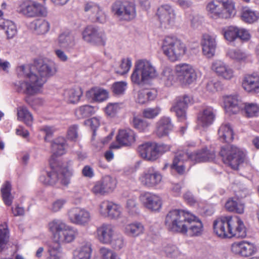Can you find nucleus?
<instances>
[{
    "label": "nucleus",
    "instance_id": "nucleus-55",
    "mask_svg": "<svg viewBox=\"0 0 259 259\" xmlns=\"http://www.w3.org/2000/svg\"><path fill=\"white\" fill-rule=\"evenodd\" d=\"M132 66V60L130 58H123L121 60L119 67L116 72L117 73L123 75L127 73Z\"/></svg>",
    "mask_w": 259,
    "mask_h": 259
},
{
    "label": "nucleus",
    "instance_id": "nucleus-9",
    "mask_svg": "<svg viewBox=\"0 0 259 259\" xmlns=\"http://www.w3.org/2000/svg\"><path fill=\"white\" fill-rule=\"evenodd\" d=\"M220 154L224 162L234 169H238L239 165L244 161L245 156L243 149L234 145L227 148H223Z\"/></svg>",
    "mask_w": 259,
    "mask_h": 259
},
{
    "label": "nucleus",
    "instance_id": "nucleus-1",
    "mask_svg": "<svg viewBox=\"0 0 259 259\" xmlns=\"http://www.w3.org/2000/svg\"><path fill=\"white\" fill-rule=\"evenodd\" d=\"M18 72L24 80L16 84L17 91L32 96L40 92L48 79L56 73L57 68L53 61L38 59L34 61L33 65L19 66Z\"/></svg>",
    "mask_w": 259,
    "mask_h": 259
},
{
    "label": "nucleus",
    "instance_id": "nucleus-59",
    "mask_svg": "<svg viewBox=\"0 0 259 259\" xmlns=\"http://www.w3.org/2000/svg\"><path fill=\"white\" fill-rule=\"evenodd\" d=\"M113 202L108 200L102 201L99 205V212L100 214L104 218H107L109 212L111 210V207Z\"/></svg>",
    "mask_w": 259,
    "mask_h": 259
},
{
    "label": "nucleus",
    "instance_id": "nucleus-15",
    "mask_svg": "<svg viewBox=\"0 0 259 259\" xmlns=\"http://www.w3.org/2000/svg\"><path fill=\"white\" fill-rule=\"evenodd\" d=\"M42 6L31 0L23 2L18 8V12L27 18L38 17L42 14Z\"/></svg>",
    "mask_w": 259,
    "mask_h": 259
},
{
    "label": "nucleus",
    "instance_id": "nucleus-64",
    "mask_svg": "<svg viewBox=\"0 0 259 259\" xmlns=\"http://www.w3.org/2000/svg\"><path fill=\"white\" fill-rule=\"evenodd\" d=\"M66 202V199L64 198L56 199L52 202L49 207V209L54 212H58L63 207Z\"/></svg>",
    "mask_w": 259,
    "mask_h": 259
},
{
    "label": "nucleus",
    "instance_id": "nucleus-60",
    "mask_svg": "<svg viewBox=\"0 0 259 259\" xmlns=\"http://www.w3.org/2000/svg\"><path fill=\"white\" fill-rule=\"evenodd\" d=\"M115 250H120L125 246V242L123 236L120 235H114L109 244Z\"/></svg>",
    "mask_w": 259,
    "mask_h": 259
},
{
    "label": "nucleus",
    "instance_id": "nucleus-57",
    "mask_svg": "<svg viewBox=\"0 0 259 259\" xmlns=\"http://www.w3.org/2000/svg\"><path fill=\"white\" fill-rule=\"evenodd\" d=\"M99 252L102 259H119L115 251L106 247H101Z\"/></svg>",
    "mask_w": 259,
    "mask_h": 259
},
{
    "label": "nucleus",
    "instance_id": "nucleus-56",
    "mask_svg": "<svg viewBox=\"0 0 259 259\" xmlns=\"http://www.w3.org/2000/svg\"><path fill=\"white\" fill-rule=\"evenodd\" d=\"M161 112V108L158 106L153 108H147L143 110V116L147 119H154L157 117Z\"/></svg>",
    "mask_w": 259,
    "mask_h": 259
},
{
    "label": "nucleus",
    "instance_id": "nucleus-38",
    "mask_svg": "<svg viewBox=\"0 0 259 259\" xmlns=\"http://www.w3.org/2000/svg\"><path fill=\"white\" fill-rule=\"evenodd\" d=\"M92 249L91 244L85 243L73 252V259H91Z\"/></svg>",
    "mask_w": 259,
    "mask_h": 259
},
{
    "label": "nucleus",
    "instance_id": "nucleus-18",
    "mask_svg": "<svg viewBox=\"0 0 259 259\" xmlns=\"http://www.w3.org/2000/svg\"><path fill=\"white\" fill-rule=\"evenodd\" d=\"M115 234L114 227L111 224L104 223L97 228V239L103 244H110Z\"/></svg>",
    "mask_w": 259,
    "mask_h": 259
},
{
    "label": "nucleus",
    "instance_id": "nucleus-29",
    "mask_svg": "<svg viewBox=\"0 0 259 259\" xmlns=\"http://www.w3.org/2000/svg\"><path fill=\"white\" fill-rule=\"evenodd\" d=\"M214 118L215 114L213 109L210 107L206 108L198 115V126L203 128L207 127L212 123Z\"/></svg>",
    "mask_w": 259,
    "mask_h": 259
},
{
    "label": "nucleus",
    "instance_id": "nucleus-32",
    "mask_svg": "<svg viewBox=\"0 0 259 259\" xmlns=\"http://www.w3.org/2000/svg\"><path fill=\"white\" fill-rule=\"evenodd\" d=\"M215 157L213 151H209L205 149L198 150L190 154V159L195 162L210 161Z\"/></svg>",
    "mask_w": 259,
    "mask_h": 259
},
{
    "label": "nucleus",
    "instance_id": "nucleus-22",
    "mask_svg": "<svg viewBox=\"0 0 259 259\" xmlns=\"http://www.w3.org/2000/svg\"><path fill=\"white\" fill-rule=\"evenodd\" d=\"M217 35L214 34L204 33L202 36L201 44L203 53L207 57H212L217 46Z\"/></svg>",
    "mask_w": 259,
    "mask_h": 259
},
{
    "label": "nucleus",
    "instance_id": "nucleus-48",
    "mask_svg": "<svg viewBox=\"0 0 259 259\" xmlns=\"http://www.w3.org/2000/svg\"><path fill=\"white\" fill-rule=\"evenodd\" d=\"M247 117L257 116L259 114V105L254 103H245L241 109Z\"/></svg>",
    "mask_w": 259,
    "mask_h": 259
},
{
    "label": "nucleus",
    "instance_id": "nucleus-4",
    "mask_svg": "<svg viewBox=\"0 0 259 259\" xmlns=\"http://www.w3.org/2000/svg\"><path fill=\"white\" fill-rule=\"evenodd\" d=\"M52 160V159L50 160L49 169L41 172L39 181L45 185L50 186H54L59 181L62 185L67 186L73 175L72 169L66 167H56Z\"/></svg>",
    "mask_w": 259,
    "mask_h": 259
},
{
    "label": "nucleus",
    "instance_id": "nucleus-42",
    "mask_svg": "<svg viewBox=\"0 0 259 259\" xmlns=\"http://www.w3.org/2000/svg\"><path fill=\"white\" fill-rule=\"evenodd\" d=\"M156 96V92L154 90L148 89H142L138 91L136 97V101L137 103L143 104L148 101L154 100Z\"/></svg>",
    "mask_w": 259,
    "mask_h": 259
},
{
    "label": "nucleus",
    "instance_id": "nucleus-10",
    "mask_svg": "<svg viewBox=\"0 0 259 259\" xmlns=\"http://www.w3.org/2000/svg\"><path fill=\"white\" fill-rule=\"evenodd\" d=\"M112 12L119 19L129 21L136 16L135 5L131 2L116 1L112 6Z\"/></svg>",
    "mask_w": 259,
    "mask_h": 259
},
{
    "label": "nucleus",
    "instance_id": "nucleus-16",
    "mask_svg": "<svg viewBox=\"0 0 259 259\" xmlns=\"http://www.w3.org/2000/svg\"><path fill=\"white\" fill-rule=\"evenodd\" d=\"M162 176L154 167L147 169L140 177L142 184L146 187L152 188L156 186L161 182Z\"/></svg>",
    "mask_w": 259,
    "mask_h": 259
},
{
    "label": "nucleus",
    "instance_id": "nucleus-53",
    "mask_svg": "<svg viewBox=\"0 0 259 259\" xmlns=\"http://www.w3.org/2000/svg\"><path fill=\"white\" fill-rule=\"evenodd\" d=\"M223 31L225 38L229 41H234L237 38L239 31L238 27L231 26L226 29H223Z\"/></svg>",
    "mask_w": 259,
    "mask_h": 259
},
{
    "label": "nucleus",
    "instance_id": "nucleus-31",
    "mask_svg": "<svg viewBox=\"0 0 259 259\" xmlns=\"http://www.w3.org/2000/svg\"><path fill=\"white\" fill-rule=\"evenodd\" d=\"M173 128L171 119L168 117L163 116L160 118L156 123V134L159 137L165 136Z\"/></svg>",
    "mask_w": 259,
    "mask_h": 259
},
{
    "label": "nucleus",
    "instance_id": "nucleus-58",
    "mask_svg": "<svg viewBox=\"0 0 259 259\" xmlns=\"http://www.w3.org/2000/svg\"><path fill=\"white\" fill-rule=\"evenodd\" d=\"M133 124L135 128L141 132L146 131L149 126V123L148 121L138 117L133 118Z\"/></svg>",
    "mask_w": 259,
    "mask_h": 259
},
{
    "label": "nucleus",
    "instance_id": "nucleus-23",
    "mask_svg": "<svg viewBox=\"0 0 259 259\" xmlns=\"http://www.w3.org/2000/svg\"><path fill=\"white\" fill-rule=\"evenodd\" d=\"M254 245L247 241L235 242L231 245V251L233 253L242 256H249L256 251Z\"/></svg>",
    "mask_w": 259,
    "mask_h": 259
},
{
    "label": "nucleus",
    "instance_id": "nucleus-25",
    "mask_svg": "<svg viewBox=\"0 0 259 259\" xmlns=\"http://www.w3.org/2000/svg\"><path fill=\"white\" fill-rule=\"evenodd\" d=\"M57 43L60 48L70 52L74 49L76 42L75 37L72 33L65 31L59 35Z\"/></svg>",
    "mask_w": 259,
    "mask_h": 259
},
{
    "label": "nucleus",
    "instance_id": "nucleus-62",
    "mask_svg": "<svg viewBox=\"0 0 259 259\" xmlns=\"http://www.w3.org/2000/svg\"><path fill=\"white\" fill-rule=\"evenodd\" d=\"M78 125L73 124L70 125L67 130L66 137L72 141H76L78 138Z\"/></svg>",
    "mask_w": 259,
    "mask_h": 259
},
{
    "label": "nucleus",
    "instance_id": "nucleus-51",
    "mask_svg": "<svg viewBox=\"0 0 259 259\" xmlns=\"http://www.w3.org/2000/svg\"><path fill=\"white\" fill-rule=\"evenodd\" d=\"M175 76L172 69L166 67L164 68L161 74V79L167 86L171 85L174 81Z\"/></svg>",
    "mask_w": 259,
    "mask_h": 259
},
{
    "label": "nucleus",
    "instance_id": "nucleus-45",
    "mask_svg": "<svg viewBox=\"0 0 259 259\" xmlns=\"http://www.w3.org/2000/svg\"><path fill=\"white\" fill-rule=\"evenodd\" d=\"M1 194L5 204L7 206L12 205L14 196L11 193V185L9 182H6L2 186Z\"/></svg>",
    "mask_w": 259,
    "mask_h": 259
},
{
    "label": "nucleus",
    "instance_id": "nucleus-12",
    "mask_svg": "<svg viewBox=\"0 0 259 259\" xmlns=\"http://www.w3.org/2000/svg\"><path fill=\"white\" fill-rule=\"evenodd\" d=\"M175 72L179 81L184 84H190L196 81L197 73L191 65L186 63L176 65Z\"/></svg>",
    "mask_w": 259,
    "mask_h": 259
},
{
    "label": "nucleus",
    "instance_id": "nucleus-27",
    "mask_svg": "<svg viewBox=\"0 0 259 259\" xmlns=\"http://www.w3.org/2000/svg\"><path fill=\"white\" fill-rule=\"evenodd\" d=\"M140 156L147 161H154L158 159L153 143H146L138 147Z\"/></svg>",
    "mask_w": 259,
    "mask_h": 259
},
{
    "label": "nucleus",
    "instance_id": "nucleus-26",
    "mask_svg": "<svg viewBox=\"0 0 259 259\" xmlns=\"http://www.w3.org/2000/svg\"><path fill=\"white\" fill-rule=\"evenodd\" d=\"M190 154L185 151H178L174 158L171 168L178 174L182 175L185 171V162L190 159Z\"/></svg>",
    "mask_w": 259,
    "mask_h": 259
},
{
    "label": "nucleus",
    "instance_id": "nucleus-36",
    "mask_svg": "<svg viewBox=\"0 0 259 259\" xmlns=\"http://www.w3.org/2000/svg\"><path fill=\"white\" fill-rule=\"evenodd\" d=\"M144 227L140 223L135 222L126 225L124 229V233L128 236L136 237L144 233Z\"/></svg>",
    "mask_w": 259,
    "mask_h": 259
},
{
    "label": "nucleus",
    "instance_id": "nucleus-54",
    "mask_svg": "<svg viewBox=\"0 0 259 259\" xmlns=\"http://www.w3.org/2000/svg\"><path fill=\"white\" fill-rule=\"evenodd\" d=\"M122 207L120 205L113 202L111 207V210L109 212L107 218L113 220L119 219L122 217Z\"/></svg>",
    "mask_w": 259,
    "mask_h": 259
},
{
    "label": "nucleus",
    "instance_id": "nucleus-20",
    "mask_svg": "<svg viewBox=\"0 0 259 259\" xmlns=\"http://www.w3.org/2000/svg\"><path fill=\"white\" fill-rule=\"evenodd\" d=\"M211 68L219 77L223 79L230 80L234 76L233 69L221 60H215L213 62Z\"/></svg>",
    "mask_w": 259,
    "mask_h": 259
},
{
    "label": "nucleus",
    "instance_id": "nucleus-43",
    "mask_svg": "<svg viewBox=\"0 0 259 259\" xmlns=\"http://www.w3.org/2000/svg\"><path fill=\"white\" fill-rule=\"evenodd\" d=\"M241 17L244 22L252 24L258 20L259 13L248 7H245L242 10Z\"/></svg>",
    "mask_w": 259,
    "mask_h": 259
},
{
    "label": "nucleus",
    "instance_id": "nucleus-8",
    "mask_svg": "<svg viewBox=\"0 0 259 259\" xmlns=\"http://www.w3.org/2000/svg\"><path fill=\"white\" fill-rule=\"evenodd\" d=\"M161 49L163 54L172 62L179 60L186 50L181 40L174 36H167L163 39Z\"/></svg>",
    "mask_w": 259,
    "mask_h": 259
},
{
    "label": "nucleus",
    "instance_id": "nucleus-7",
    "mask_svg": "<svg viewBox=\"0 0 259 259\" xmlns=\"http://www.w3.org/2000/svg\"><path fill=\"white\" fill-rule=\"evenodd\" d=\"M209 16L213 19H227L236 14L235 3L232 0L214 1L206 6Z\"/></svg>",
    "mask_w": 259,
    "mask_h": 259
},
{
    "label": "nucleus",
    "instance_id": "nucleus-14",
    "mask_svg": "<svg viewBox=\"0 0 259 259\" xmlns=\"http://www.w3.org/2000/svg\"><path fill=\"white\" fill-rule=\"evenodd\" d=\"M68 217L70 222L74 224L85 226L92 220L91 212L80 207H73L68 211Z\"/></svg>",
    "mask_w": 259,
    "mask_h": 259
},
{
    "label": "nucleus",
    "instance_id": "nucleus-28",
    "mask_svg": "<svg viewBox=\"0 0 259 259\" xmlns=\"http://www.w3.org/2000/svg\"><path fill=\"white\" fill-rule=\"evenodd\" d=\"M187 224V230L186 234L190 236H198L200 235L203 232V224L201 220L197 217L191 213Z\"/></svg>",
    "mask_w": 259,
    "mask_h": 259
},
{
    "label": "nucleus",
    "instance_id": "nucleus-21",
    "mask_svg": "<svg viewBox=\"0 0 259 259\" xmlns=\"http://www.w3.org/2000/svg\"><path fill=\"white\" fill-rule=\"evenodd\" d=\"M225 111L229 115L236 114L242 108L243 104L237 95H227L223 97Z\"/></svg>",
    "mask_w": 259,
    "mask_h": 259
},
{
    "label": "nucleus",
    "instance_id": "nucleus-17",
    "mask_svg": "<svg viewBox=\"0 0 259 259\" xmlns=\"http://www.w3.org/2000/svg\"><path fill=\"white\" fill-rule=\"evenodd\" d=\"M116 141L118 144H112L110 147L112 149H118L121 146H130L136 141L135 134L131 129L120 130L116 136Z\"/></svg>",
    "mask_w": 259,
    "mask_h": 259
},
{
    "label": "nucleus",
    "instance_id": "nucleus-44",
    "mask_svg": "<svg viewBox=\"0 0 259 259\" xmlns=\"http://www.w3.org/2000/svg\"><path fill=\"white\" fill-rule=\"evenodd\" d=\"M17 119L23 121L27 126H31L33 121L32 114L25 106L17 108Z\"/></svg>",
    "mask_w": 259,
    "mask_h": 259
},
{
    "label": "nucleus",
    "instance_id": "nucleus-5",
    "mask_svg": "<svg viewBox=\"0 0 259 259\" xmlns=\"http://www.w3.org/2000/svg\"><path fill=\"white\" fill-rule=\"evenodd\" d=\"M158 75L155 66L149 60L140 59L136 61L131 76L132 82L138 85H143Z\"/></svg>",
    "mask_w": 259,
    "mask_h": 259
},
{
    "label": "nucleus",
    "instance_id": "nucleus-11",
    "mask_svg": "<svg viewBox=\"0 0 259 259\" xmlns=\"http://www.w3.org/2000/svg\"><path fill=\"white\" fill-rule=\"evenodd\" d=\"M82 38L88 43L104 46L106 37L104 31L100 28L92 25L88 26L82 32Z\"/></svg>",
    "mask_w": 259,
    "mask_h": 259
},
{
    "label": "nucleus",
    "instance_id": "nucleus-19",
    "mask_svg": "<svg viewBox=\"0 0 259 259\" xmlns=\"http://www.w3.org/2000/svg\"><path fill=\"white\" fill-rule=\"evenodd\" d=\"M139 199L145 207L152 211H157L161 207V198L153 193H143L140 195Z\"/></svg>",
    "mask_w": 259,
    "mask_h": 259
},
{
    "label": "nucleus",
    "instance_id": "nucleus-2",
    "mask_svg": "<svg viewBox=\"0 0 259 259\" xmlns=\"http://www.w3.org/2000/svg\"><path fill=\"white\" fill-rule=\"evenodd\" d=\"M48 226L49 230L54 233L56 242L49 245L47 259H61L62 250L60 243L73 241L78 234V230L60 220H53L49 223Z\"/></svg>",
    "mask_w": 259,
    "mask_h": 259
},
{
    "label": "nucleus",
    "instance_id": "nucleus-24",
    "mask_svg": "<svg viewBox=\"0 0 259 259\" xmlns=\"http://www.w3.org/2000/svg\"><path fill=\"white\" fill-rule=\"evenodd\" d=\"M190 101V98L186 95L178 97L171 108V111L175 112L179 119L184 121L186 118V108L188 103Z\"/></svg>",
    "mask_w": 259,
    "mask_h": 259
},
{
    "label": "nucleus",
    "instance_id": "nucleus-13",
    "mask_svg": "<svg viewBox=\"0 0 259 259\" xmlns=\"http://www.w3.org/2000/svg\"><path fill=\"white\" fill-rule=\"evenodd\" d=\"M157 15L161 27L169 28L175 25L176 14L174 9L169 5H165L159 7Z\"/></svg>",
    "mask_w": 259,
    "mask_h": 259
},
{
    "label": "nucleus",
    "instance_id": "nucleus-37",
    "mask_svg": "<svg viewBox=\"0 0 259 259\" xmlns=\"http://www.w3.org/2000/svg\"><path fill=\"white\" fill-rule=\"evenodd\" d=\"M87 95L94 101L102 102L108 98L109 93L105 89L94 88L88 92Z\"/></svg>",
    "mask_w": 259,
    "mask_h": 259
},
{
    "label": "nucleus",
    "instance_id": "nucleus-61",
    "mask_svg": "<svg viewBox=\"0 0 259 259\" xmlns=\"http://www.w3.org/2000/svg\"><path fill=\"white\" fill-rule=\"evenodd\" d=\"M91 18L95 22L104 23L106 21V14L100 6Z\"/></svg>",
    "mask_w": 259,
    "mask_h": 259
},
{
    "label": "nucleus",
    "instance_id": "nucleus-35",
    "mask_svg": "<svg viewBox=\"0 0 259 259\" xmlns=\"http://www.w3.org/2000/svg\"><path fill=\"white\" fill-rule=\"evenodd\" d=\"M219 138L223 142L229 143L233 139V131L229 123L221 125L218 130Z\"/></svg>",
    "mask_w": 259,
    "mask_h": 259
},
{
    "label": "nucleus",
    "instance_id": "nucleus-34",
    "mask_svg": "<svg viewBox=\"0 0 259 259\" xmlns=\"http://www.w3.org/2000/svg\"><path fill=\"white\" fill-rule=\"evenodd\" d=\"M30 26L34 32L39 35L48 33L51 27L50 23L44 19H36L30 23Z\"/></svg>",
    "mask_w": 259,
    "mask_h": 259
},
{
    "label": "nucleus",
    "instance_id": "nucleus-63",
    "mask_svg": "<svg viewBox=\"0 0 259 259\" xmlns=\"http://www.w3.org/2000/svg\"><path fill=\"white\" fill-rule=\"evenodd\" d=\"M127 83L125 81H118L114 83L112 86V90L115 95L123 94L126 89Z\"/></svg>",
    "mask_w": 259,
    "mask_h": 259
},
{
    "label": "nucleus",
    "instance_id": "nucleus-33",
    "mask_svg": "<svg viewBox=\"0 0 259 259\" xmlns=\"http://www.w3.org/2000/svg\"><path fill=\"white\" fill-rule=\"evenodd\" d=\"M227 56L231 59L239 62H250L252 60L250 54L239 49H229Z\"/></svg>",
    "mask_w": 259,
    "mask_h": 259
},
{
    "label": "nucleus",
    "instance_id": "nucleus-46",
    "mask_svg": "<svg viewBox=\"0 0 259 259\" xmlns=\"http://www.w3.org/2000/svg\"><path fill=\"white\" fill-rule=\"evenodd\" d=\"M96 112L94 107L84 105L77 108L75 111V115L78 119L88 117L94 114Z\"/></svg>",
    "mask_w": 259,
    "mask_h": 259
},
{
    "label": "nucleus",
    "instance_id": "nucleus-39",
    "mask_svg": "<svg viewBox=\"0 0 259 259\" xmlns=\"http://www.w3.org/2000/svg\"><path fill=\"white\" fill-rule=\"evenodd\" d=\"M82 95V92L78 87H71L66 89L64 91V96L70 103H77Z\"/></svg>",
    "mask_w": 259,
    "mask_h": 259
},
{
    "label": "nucleus",
    "instance_id": "nucleus-6",
    "mask_svg": "<svg viewBox=\"0 0 259 259\" xmlns=\"http://www.w3.org/2000/svg\"><path fill=\"white\" fill-rule=\"evenodd\" d=\"M191 213L182 209H174L168 212L165 217V224L167 229L175 232L186 234L187 224Z\"/></svg>",
    "mask_w": 259,
    "mask_h": 259
},
{
    "label": "nucleus",
    "instance_id": "nucleus-52",
    "mask_svg": "<svg viewBox=\"0 0 259 259\" xmlns=\"http://www.w3.org/2000/svg\"><path fill=\"white\" fill-rule=\"evenodd\" d=\"M101 181L107 193L112 192L116 185L115 179L109 176H105Z\"/></svg>",
    "mask_w": 259,
    "mask_h": 259
},
{
    "label": "nucleus",
    "instance_id": "nucleus-41",
    "mask_svg": "<svg viewBox=\"0 0 259 259\" xmlns=\"http://www.w3.org/2000/svg\"><path fill=\"white\" fill-rule=\"evenodd\" d=\"M0 29L5 30L8 39L13 38L17 33L16 26L13 22L9 20L0 19Z\"/></svg>",
    "mask_w": 259,
    "mask_h": 259
},
{
    "label": "nucleus",
    "instance_id": "nucleus-30",
    "mask_svg": "<svg viewBox=\"0 0 259 259\" xmlns=\"http://www.w3.org/2000/svg\"><path fill=\"white\" fill-rule=\"evenodd\" d=\"M243 89L247 92L259 93V75L252 74L246 76L242 82Z\"/></svg>",
    "mask_w": 259,
    "mask_h": 259
},
{
    "label": "nucleus",
    "instance_id": "nucleus-40",
    "mask_svg": "<svg viewBox=\"0 0 259 259\" xmlns=\"http://www.w3.org/2000/svg\"><path fill=\"white\" fill-rule=\"evenodd\" d=\"M51 147L54 155H61L67 148L66 140L63 137H58L52 142Z\"/></svg>",
    "mask_w": 259,
    "mask_h": 259
},
{
    "label": "nucleus",
    "instance_id": "nucleus-3",
    "mask_svg": "<svg viewBox=\"0 0 259 259\" xmlns=\"http://www.w3.org/2000/svg\"><path fill=\"white\" fill-rule=\"evenodd\" d=\"M214 232L222 238H244L246 235V228L238 217L223 216L213 222Z\"/></svg>",
    "mask_w": 259,
    "mask_h": 259
},
{
    "label": "nucleus",
    "instance_id": "nucleus-47",
    "mask_svg": "<svg viewBox=\"0 0 259 259\" xmlns=\"http://www.w3.org/2000/svg\"><path fill=\"white\" fill-rule=\"evenodd\" d=\"M225 207L229 211L237 213H242L244 211V204L233 199H229L226 202Z\"/></svg>",
    "mask_w": 259,
    "mask_h": 259
},
{
    "label": "nucleus",
    "instance_id": "nucleus-50",
    "mask_svg": "<svg viewBox=\"0 0 259 259\" xmlns=\"http://www.w3.org/2000/svg\"><path fill=\"white\" fill-rule=\"evenodd\" d=\"M9 231L6 223L0 225V252L5 248L9 241Z\"/></svg>",
    "mask_w": 259,
    "mask_h": 259
},
{
    "label": "nucleus",
    "instance_id": "nucleus-49",
    "mask_svg": "<svg viewBox=\"0 0 259 259\" xmlns=\"http://www.w3.org/2000/svg\"><path fill=\"white\" fill-rule=\"evenodd\" d=\"M162 250L169 257L177 258L183 254L176 246L170 243L163 244Z\"/></svg>",
    "mask_w": 259,
    "mask_h": 259
}]
</instances>
